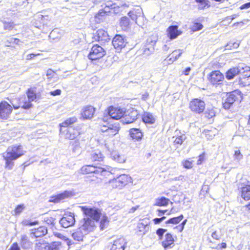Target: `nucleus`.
Instances as JSON below:
<instances>
[{"label":"nucleus","instance_id":"obj_1","mask_svg":"<svg viewBox=\"0 0 250 250\" xmlns=\"http://www.w3.org/2000/svg\"><path fill=\"white\" fill-rule=\"evenodd\" d=\"M85 217L80 223V228L88 234L96 228L95 223L99 221L101 216L100 210L95 208H83Z\"/></svg>","mask_w":250,"mask_h":250},{"label":"nucleus","instance_id":"obj_2","mask_svg":"<svg viewBox=\"0 0 250 250\" xmlns=\"http://www.w3.org/2000/svg\"><path fill=\"white\" fill-rule=\"evenodd\" d=\"M24 154L21 146H14L9 147L6 151L3 153V157L5 160V167L9 169L13 166V161L18 159Z\"/></svg>","mask_w":250,"mask_h":250},{"label":"nucleus","instance_id":"obj_3","mask_svg":"<svg viewBox=\"0 0 250 250\" xmlns=\"http://www.w3.org/2000/svg\"><path fill=\"white\" fill-rule=\"evenodd\" d=\"M104 9L100 10L95 16L97 22H100L103 21L109 13H115L116 8L118 7L117 4L112 1H107L104 3Z\"/></svg>","mask_w":250,"mask_h":250},{"label":"nucleus","instance_id":"obj_4","mask_svg":"<svg viewBox=\"0 0 250 250\" xmlns=\"http://www.w3.org/2000/svg\"><path fill=\"white\" fill-rule=\"evenodd\" d=\"M239 83L242 86L250 84V67L244 64H239Z\"/></svg>","mask_w":250,"mask_h":250},{"label":"nucleus","instance_id":"obj_5","mask_svg":"<svg viewBox=\"0 0 250 250\" xmlns=\"http://www.w3.org/2000/svg\"><path fill=\"white\" fill-rule=\"evenodd\" d=\"M131 177L126 174H122L117 178L109 181L113 188H121L130 181Z\"/></svg>","mask_w":250,"mask_h":250},{"label":"nucleus","instance_id":"obj_6","mask_svg":"<svg viewBox=\"0 0 250 250\" xmlns=\"http://www.w3.org/2000/svg\"><path fill=\"white\" fill-rule=\"evenodd\" d=\"M241 98V93L238 90H235L228 94L227 98L223 103L224 108L226 109H229L235 101L239 100Z\"/></svg>","mask_w":250,"mask_h":250},{"label":"nucleus","instance_id":"obj_7","mask_svg":"<svg viewBox=\"0 0 250 250\" xmlns=\"http://www.w3.org/2000/svg\"><path fill=\"white\" fill-rule=\"evenodd\" d=\"M128 15L139 26H141L145 21L142 9L140 6H136L132 10L130 11L128 13Z\"/></svg>","mask_w":250,"mask_h":250},{"label":"nucleus","instance_id":"obj_8","mask_svg":"<svg viewBox=\"0 0 250 250\" xmlns=\"http://www.w3.org/2000/svg\"><path fill=\"white\" fill-rule=\"evenodd\" d=\"M207 79L211 85L216 87L222 83L224 77L220 71L214 70L208 75Z\"/></svg>","mask_w":250,"mask_h":250},{"label":"nucleus","instance_id":"obj_9","mask_svg":"<svg viewBox=\"0 0 250 250\" xmlns=\"http://www.w3.org/2000/svg\"><path fill=\"white\" fill-rule=\"evenodd\" d=\"M108 170L102 167H95L93 165L84 166L81 167L80 172L83 174L89 173H100L101 175H105V172H109V168H107Z\"/></svg>","mask_w":250,"mask_h":250},{"label":"nucleus","instance_id":"obj_10","mask_svg":"<svg viewBox=\"0 0 250 250\" xmlns=\"http://www.w3.org/2000/svg\"><path fill=\"white\" fill-rule=\"evenodd\" d=\"M105 54V52L100 46L96 44L93 46L88 57L90 60H96L102 58Z\"/></svg>","mask_w":250,"mask_h":250},{"label":"nucleus","instance_id":"obj_11","mask_svg":"<svg viewBox=\"0 0 250 250\" xmlns=\"http://www.w3.org/2000/svg\"><path fill=\"white\" fill-rule=\"evenodd\" d=\"M11 104L13 105L14 109H18L21 107L24 109H28L31 107L32 104L26 99L24 95L20 97L11 101Z\"/></svg>","mask_w":250,"mask_h":250},{"label":"nucleus","instance_id":"obj_12","mask_svg":"<svg viewBox=\"0 0 250 250\" xmlns=\"http://www.w3.org/2000/svg\"><path fill=\"white\" fill-rule=\"evenodd\" d=\"M127 43L125 37L120 35H116L112 40V44L118 52H120Z\"/></svg>","mask_w":250,"mask_h":250},{"label":"nucleus","instance_id":"obj_13","mask_svg":"<svg viewBox=\"0 0 250 250\" xmlns=\"http://www.w3.org/2000/svg\"><path fill=\"white\" fill-rule=\"evenodd\" d=\"M189 108L194 112L201 113L205 109V104L202 100L195 99L190 102Z\"/></svg>","mask_w":250,"mask_h":250},{"label":"nucleus","instance_id":"obj_14","mask_svg":"<svg viewBox=\"0 0 250 250\" xmlns=\"http://www.w3.org/2000/svg\"><path fill=\"white\" fill-rule=\"evenodd\" d=\"M125 109L124 108L110 106L108 109V114L112 119L118 120L125 115Z\"/></svg>","mask_w":250,"mask_h":250},{"label":"nucleus","instance_id":"obj_15","mask_svg":"<svg viewBox=\"0 0 250 250\" xmlns=\"http://www.w3.org/2000/svg\"><path fill=\"white\" fill-rule=\"evenodd\" d=\"M12 111V107L10 104L5 101L0 103V119H7Z\"/></svg>","mask_w":250,"mask_h":250},{"label":"nucleus","instance_id":"obj_16","mask_svg":"<svg viewBox=\"0 0 250 250\" xmlns=\"http://www.w3.org/2000/svg\"><path fill=\"white\" fill-rule=\"evenodd\" d=\"M75 222L74 214L71 212L69 213V214H65L60 220V224L64 228H67L73 226Z\"/></svg>","mask_w":250,"mask_h":250},{"label":"nucleus","instance_id":"obj_17","mask_svg":"<svg viewBox=\"0 0 250 250\" xmlns=\"http://www.w3.org/2000/svg\"><path fill=\"white\" fill-rule=\"evenodd\" d=\"M93 38L97 41L104 42L109 40V36L105 30L100 29L93 34Z\"/></svg>","mask_w":250,"mask_h":250},{"label":"nucleus","instance_id":"obj_18","mask_svg":"<svg viewBox=\"0 0 250 250\" xmlns=\"http://www.w3.org/2000/svg\"><path fill=\"white\" fill-rule=\"evenodd\" d=\"M155 42H153L149 39H147L146 43L140 49V51L145 56L150 55L154 50V45Z\"/></svg>","mask_w":250,"mask_h":250},{"label":"nucleus","instance_id":"obj_19","mask_svg":"<svg viewBox=\"0 0 250 250\" xmlns=\"http://www.w3.org/2000/svg\"><path fill=\"white\" fill-rule=\"evenodd\" d=\"M72 244L55 241L49 244L48 250H66Z\"/></svg>","mask_w":250,"mask_h":250},{"label":"nucleus","instance_id":"obj_20","mask_svg":"<svg viewBox=\"0 0 250 250\" xmlns=\"http://www.w3.org/2000/svg\"><path fill=\"white\" fill-rule=\"evenodd\" d=\"M126 241L124 238L121 237L115 240L111 247V250H124Z\"/></svg>","mask_w":250,"mask_h":250},{"label":"nucleus","instance_id":"obj_21","mask_svg":"<svg viewBox=\"0 0 250 250\" xmlns=\"http://www.w3.org/2000/svg\"><path fill=\"white\" fill-rule=\"evenodd\" d=\"M95 111V108L91 105L84 107L82 112V116L84 119H91Z\"/></svg>","mask_w":250,"mask_h":250},{"label":"nucleus","instance_id":"obj_22","mask_svg":"<svg viewBox=\"0 0 250 250\" xmlns=\"http://www.w3.org/2000/svg\"><path fill=\"white\" fill-rule=\"evenodd\" d=\"M149 222L147 219H145L139 221L137 225V228L139 231L143 232L145 234L150 229Z\"/></svg>","mask_w":250,"mask_h":250},{"label":"nucleus","instance_id":"obj_23","mask_svg":"<svg viewBox=\"0 0 250 250\" xmlns=\"http://www.w3.org/2000/svg\"><path fill=\"white\" fill-rule=\"evenodd\" d=\"M167 36L170 40L176 38L181 34V32L178 30V26H170L167 30Z\"/></svg>","mask_w":250,"mask_h":250},{"label":"nucleus","instance_id":"obj_24","mask_svg":"<svg viewBox=\"0 0 250 250\" xmlns=\"http://www.w3.org/2000/svg\"><path fill=\"white\" fill-rule=\"evenodd\" d=\"M71 192L64 191L63 192L55 196L52 197L50 202L54 203H58L61 201L64 200L71 195Z\"/></svg>","mask_w":250,"mask_h":250},{"label":"nucleus","instance_id":"obj_25","mask_svg":"<svg viewBox=\"0 0 250 250\" xmlns=\"http://www.w3.org/2000/svg\"><path fill=\"white\" fill-rule=\"evenodd\" d=\"M130 137L134 140L140 141L142 139L143 136L142 131L138 128H131L129 130Z\"/></svg>","mask_w":250,"mask_h":250},{"label":"nucleus","instance_id":"obj_26","mask_svg":"<svg viewBox=\"0 0 250 250\" xmlns=\"http://www.w3.org/2000/svg\"><path fill=\"white\" fill-rule=\"evenodd\" d=\"M87 233L81 228H79L74 232L72 234V236L73 239L78 241H83L84 236Z\"/></svg>","mask_w":250,"mask_h":250},{"label":"nucleus","instance_id":"obj_27","mask_svg":"<svg viewBox=\"0 0 250 250\" xmlns=\"http://www.w3.org/2000/svg\"><path fill=\"white\" fill-rule=\"evenodd\" d=\"M120 127L118 124L109 125L107 126L106 134L110 137L117 134L119 131Z\"/></svg>","mask_w":250,"mask_h":250},{"label":"nucleus","instance_id":"obj_28","mask_svg":"<svg viewBox=\"0 0 250 250\" xmlns=\"http://www.w3.org/2000/svg\"><path fill=\"white\" fill-rule=\"evenodd\" d=\"M47 232V229L45 227H40L38 229H33L31 234L35 237H40L45 235Z\"/></svg>","mask_w":250,"mask_h":250},{"label":"nucleus","instance_id":"obj_29","mask_svg":"<svg viewBox=\"0 0 250 250\" xmlns=\"http://www.w3.org/2000/svg\"><path fill=\"white\" fill-rule=\"evenodd\" d=\"M111 158L119 163H124L125 161V158L123 155H120L119 153L116 151H113L111 153Z\"/></svg>","mask_w":250,"mask_h":250},{"label":"nucleus","instance_id":"obj_30","mask_svg":"<svg viewBox=\"0 0 250 250\" xmlns=\"http://www.w3.org/2000/svg\"><path fill=\"white\" fill-rule=\"evenodd\" d=\"M239 65L236 67L229 69L226 73V78L228 80L233 79L236 75H239Z\"/></svg>","mask_w":250,"mask_h":250},{"label":"nucleus","instance_id":"obj_31","mask_svg":"<svg viewBox=\"0 0 250 250\" xmlns=\"http://www.w3.org/2000/svg\"><path fill=\"white\" fill-rule=\"evenodd\" d=\"M142 120L146 124H152L154 123L155 118L152 113L145 112L143 115Z\"/></svg>","mask_w":250,"mask_h":250},{"label":"nucleus","instance_id":"obj_32","mask_svg":"<svg viewBox=\"0 0 250 250\" xmlns=\"http://www.w3.org/2000/svg\"><path fill=\"white\" fill-rule=\"evenodd\" d=\"M174 239L171 234L167 233L165 235V239L162 242L163 246L167 249L173 243Z\"/></svg>","mask_w":250,"mask_h":250},{"label":"nucleus","instance_id":"obj_33","mask_svg":"<svg viewBox=\"0 0 250 250\" xmlns=\"http://www.w3.org/2000/svg\"><path fill=\"white\" fill-rule=\"evenodd\" d=\"M91 159L95 161H102L104 156L100 150H95L92 152Z\"/></svg>","mask_w":250,"mask_h":250},{"label":"nucleus","instance_id":"obj_34","mask_svg":"<svg viewBox=\"0 0 250 250\" xmlns=\"http://www.w3.org/2000/svg\"><path fill=\"white\" fill-rule=\"evenodd\" d=\"M241 196L245 200L250 199V185H247L246 187L242 188Z\"/></svg>","mask_w":250,"mask_h":250},{"label":"nucleus","instance_id":"obj_35","mask_svg":"<svg viewBox=\"0 0 250 250\" xmlns=\"http://www.w3.org/2000/svg\"><path fill=\"white\" fill-rule=\"evenodd\" d=\"M20 245L23 249H27L30 246V242L27 235L24 234L21 236Z\"/></svg>","mask_w":250,"mask_h":250},{"label":"nucleus","instance_id":"obj_36","mask_svg":"<svg viewBox=\"0 0 250 250\" xmlns=\"http://www.w3.org/2000/svg\"><path fill=\"white\" fill-rule=\"evenodd\" d=\"M182 53L183 51L180 49L173 51L172 57L168 59V61L170 62L169 63H171L176 61L181 56Z\"/></svg>","mask_w":250,"mask_h":250},{"label":"nucleus","instance_id":"obj_37","mask_svg":"<svg viewBox=\"0 0 250 250\" xmlns=\"http://www.w3.org/2000/svg\"><path fill=\"white\" fill-rule=\"evenodd\" d=\"M77 121V118L75 117L69 118L60 125L61 127H67Z\"/></svg>","mask_w":250,"mask_h":250},{"label":"nucleus","instance_id":"obj_38","mask_svg":"<svg viewBox=\"0 0 250 250\" xmlns=\"http://www.w3.org/2000/svg\"><path fill=\"white\" fill-rule=\"evenodd\" d=\"M169 201L168 199L163 197L156 199L155 205L157 206H166L168 204Z\"/></svg>","mask_w":250,"mask_h":250},{"label":"nucleus","instance_id":"obj_39","mask_svg":"<svg viewBox=\"0 0 250 250\" xmlns=\"http://www.w3.org/2000/svg\"><path fill=\"white\" fill-rule=\"evenodd\" d=\"M49 244L45 243L44 241L36 243L37 250H48Z\"/></svg>","mask_w":250,"mask_h":250},{"label":"nucleus","instance_id":"obj_40","mask_svg":"<svg viewBox=\"0 0 250 250\" xmlns=\"http://www.w3.org/2000/svg\"><path fill=\"white\" fill-rule=\"evenodd\" d=\"M109 221L108 220V218L107 216H103L101 221H100V228L101 229L103 230L104 229L106 228L108 225Z\"/></svg>","mask_w":250,"mask_h":250},{"label":"nucleus","instance_id":"obj_41","mask_svg":"<svg viewBox=\"0 0 250 250\" xmlns=\"http://www.w3.org/2000/svg\"><path fill=\"white\" fill-rule=\"evenodd\" d=\"M183 215H181L178 217H173L168 219L166 222V223L177 224L179 223L183 219Z\"/></svg>","mask_w":250,"mask_h":250},{"label":"nucleus","instance_id":"obj_42","mask_svg":"<svg viewBox=\"0 0 250 250\" xmlns=\"http://www.w3.org/2000/svg\"><path fill=\"white\" fill-rule=\"evenodd\" d=\"M14 15V13L11 10H7L2 13L1 20H5L6 19H10Z\"/></svg>","mask_w":250,"mask_h":250},{"label":"nucleus","instance_id":"obj_43","mask_svg":"<svg viewBox=\"0 0 250 250\" xmlns=\"http://www.w3.org/2000/svg\"><path fill=\"white\" fill-rule=\"evenodd\" d=\"M53 233L55 236L61 239L62 240V241H61V242H65L67 244H72L71 240L69 239H68L66 237L63 236L61 233L58 232H54Z\"/></svg>","mask_w":250,"mask_h":250},{"label":"nucleus","instance_id":"obj_44","mask_svg":"<svg viewBox=\"0 0 250 250\" xmlns=\"http://www.w3.org/2000/svg\"><path fill=\"white\" fill-rule=\"evenodd\" d=\"M1 21L4 24L3 28L4 30H11L14 27L15 25L13 22L7 21L4 20H1Z\"/></svg>","mask_w":250,"mask_h":250},{"label":"nucleus","instance_id":"obj_45","mask_svg":"<svg viewBox=\"0 0 250 250\" xmlns=\"http://www.w3.org/2000/svg\"><path fill=\"white\" fill-rule=\"evenodd\" d=\"M28 101L31 103L36 98V94L32 89H29L27 92Z\"/></svg>","mask_w":250,"mask_h":250},{"label":"nucleus","instance_id":"obj_46","mask_svg":"<svg viewBox=\"0 0 250 250\" xmlns=\"http://www.w3.org/2000/svg\"><path fill=\"white\" fill-rule=\"evenodd\" d=\"M77 135V133L72 129H69L66 133V137L70 140H74Z\"/></svg>","mask_w":250,"mask_h":250},{"label":"nucleus","instance_id":"obj_47","mask_svg":"<svg viewBox=\"0 0 250 250\" xmlns=\"http://www.w3.org/2000/svg\"><path fill=\"white\" fill-rule=\"evenodd\" d=\"M186 139V135L184 134H182L180 136H178L175 138L174 141V143L175 144L181 145L183 143V141L185 140Z\"/></svg>","mask_w":250,"mask_h":250},{"label":"nucleus","instance_id":"obj_48","mask_svg":"<svg viewBox=\"0 0 250 250\" xmlns=\"http://www.w3.org/2000/svg\"><path fill=\"white\" fill-rule=\"evenodd\" d=\"M196 2L200 4L199 8L202 9L206 7H208V0H196Z\"/></svg>","mask_w":250,"mask_h":250},{"label":"nucleus","instance_id":"obj_49","mask_svg":"<svg viewBox=\"0 0 250 250\" xmlns=\"http://www.w3.org/2000/svg\"><path fill=\"white\" fill-rule=\"evenodd\" d=\"M129 24V20L128 18L124 17L121 18L120 25L121 26L126 28Z\"/></svg>","mask_w":250,"mask_h":250},{"label":"nucleus","instance_id":"obj_50","mask_svg":"<svg viewBox=\"0 0 250 250\" xmlns=\"http://www.w3.org/2000/svg\"><path fill=\"white\" fill-rule=\"evenodd\" d=\"M71 144L73 146V152H77L79 151L80 146V143L78 140H75L74 142H71Z\"/></svg>","mask_w":250,"mask_h":250},{"label":"nucleus","instance_id":"obj_51","mask_svg":"<svg viewBox=\"0 0 250 250\" xmlns=\"http://www.w3.org/2000/svg\"><path fill=\"white\" fill-rule=\"evenodd\" d=\"M22 224L25 226H34L36 225H38L39 222L37 221L32 222L29 220H24L22 222Z\"/></svg>","mask_w":250,"mask_h":250},{"label":"nucleus","instance_id":"obj_52","mask_svg":"<svg viewBox=\"0 0 250 250\" xmlns=\"http://www.w3.org/2000/svg\"><path fill=\"white\" fill-rule=\"evenodd\" d=\"M239 46V43L237 42H229V43H228L226 46V49H231L232 48H237Z\"/></svg>","mask_w":250,"mask_h":250},{"label":"nucleus","instance_id":"obj_53","mask_svg":"<svg viewBox=\"0 0 250 250\" xmlns=\"http://www.w3.org/2000/svg\"><path fill=\"white\" fill-rule=\"evenodd\" d=\"M203 28V25L198 22L194 23L191 27V29L193 32L201 30Z\"/></svg>","mask_w":250,"mask_h":250},{"label":"nucleus","instance_id":"obj_54","mask_svg":"<svg viewBox=\"0 0 250 250\" xmlns=\"http://www.w3.org/2000/svg\"><path fill=\"white\" fill-rule=\"evenodd\" d=\"M205 115L206 117L208 119H210L212 118L215 115L214 110L213 109H208L205 112Z\"/></svg>","mask_w":250,"mask_h":250},{"label":"nucleus","instance_id":"obj_55","mask_svg":"<svg viewBox=\"0 0 250 250\" xmlns=\"http://www.w3.org/2000/svg\"><path fill=\"white\" fill-rule=\"evenodd\" d=\"M44 222L48 225L54 226L55 224V219L51 216L45 217L43 219Z\"/></svg>","mask_w":250,"mask_h":250},{"label":"nucleus","instance_id":"obj_56","mask_svg":"<svg viewBox=\"0 0 250 250\" xmlns=\"http://www.w3.org/2000/svg\"><path fill=\"white\" fill-rule=\"evenodd\" d=\"M234 159L239 161L243 159V156L239 150H235L234 154Z\"/></svg>","mask_w":250,"mask_h":250},{"label":"nucleus","instance_id":"obj_57","mask_svg":"<svg viewBox=\"0 0 250 250\" xmlns=\"http://www.w3.org/2000/svg\"><path fill=\"white\" fill-rule=\"evenodd\" d=\"M25 207L24 205H19L15 209L14 212L15 215L20 214L24 209Z\"/></svg>","mask_w":250,"mask_h":250},{"label":"nucleus","instance_id":"obj_58","mask_svg":"<svg viewBox=\"0 0 250 250\" xmlns=\"http://www.w3.org/2000/svg\"><path fill=\"white\" fill-rule=\"evenodd\" d=\"M133 122L137 119L138 113L137 110H132L128 114Z\"/></svg>","mask_w":250,"mask_h":250},{"label":"nucleus","instance_id":"obj_59","mask_svg":"<svg viewBox=\"0 0 250 250\" xmlns=\"http://www.w3.org/2000/svg\"><path fill=\"white\" fill-rule=\"evenodd\" d=\"M121 121L123 124H128L133 123V121H131V119L128 115H126L122 119Z\"/></svg>","mask_w":250,"mask_h":250},{"label":"nucleus","instance_id":"obj_60","mask_svg":"<svg viewBox=\"0 0 250 250\" xmlns=\"http://www.w3.org/2000/svg\"><path fill=\"white\" fill-rule=\"evenodd\" d=\"M182 165L186 168H191L192 167V163L188 160H185L182 162Z\"/></svg>","mask_w":250,"mask_h":250},{"label":"nucleus","instance_id":"obj_61","mask_svg":"<svg viewBox=\"0 0 250 250\" xmlns=\"http://www.w3.org/2000/svg\"><path fill=\"white\" fill-rule=\"evenodd\" d=\"M167 229H158L156 231V234L159 236L160 239H162L164 233L167 231Z\"/></svg>","mask_w":250,"mask_h":250},{"label":"nucleus","instance_id":"obj_62","mask_svg":"<svg viewBox=\"0 0 250 250\" xmlns=\"http://www.w3.org/2000/svg\"><path fill=\"white\" fill-rule=\"evenodd\" d=\"M205 160V153H203L202 154L200 155L198 157V160L197 162V165H201L202 163Z\"/></svg>","mask_w":250,"mask_h":250},{"label":"nucleus","instance_id":"obj_63","mask_svg":"<svg viewBox=\"0 0 250 250\" xmlns=\"http://www.w3.org/2000/svg\"><path fill=\"white\" fill-rule=\"evenodd\" d=\"M8 250H20L17 243H14Z\"/></svg>","mask_w":250,"mask_h":250},{"label":"nucleus","instance_id":"obj_64","mask_svg":"<svg viewBox=\"0 0 250 250\" xmlns=\"http://www.w3.org/2000/svg\"><path fill=\"white\" fill-rule=\"evenodd\" d=\"M211 237L212 238L215 240H219L221 238V235H219L216 231H213L211 234Z\"/></svg>","mask_w":250,"mask_h":250}]
</instances>
